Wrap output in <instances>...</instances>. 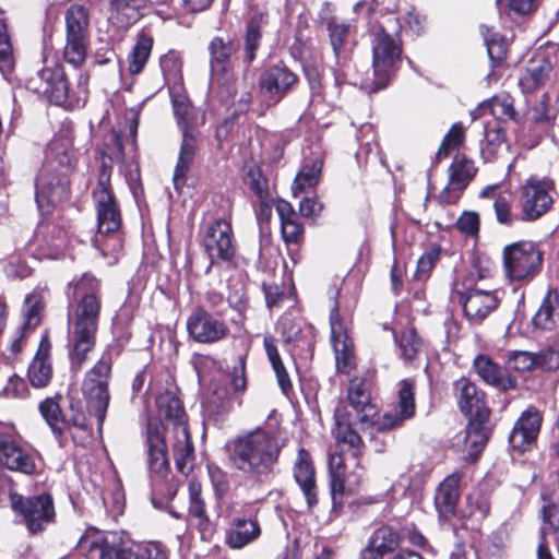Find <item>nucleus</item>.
<instances>
[{
  "label": "nucleus",
  "mask_w": 559,
  "mask_h": 559,
  "mask_svg": "<svg viewBox=\"0 0 559 559\" xmlns=\"http://www.w3.org/2000/svg\"><path fill=\"white\" fill-rule=\"evenodd\" d=\"M14 64L15 60L12 45L7 33V24L0 19V72L3 75L10 74Z\"/></svg>",
  "instance_id": "nucleus-56"
},
{
  "label": "nucleus",
  "mask_w": 559,
  "mask_h": 559,
  "mask_svg": "<svg viewBox=\"0 0 559 559\" xmlns=\"http://www.w3.org/2000/svg\"><path fill=\"white\" fill-rule=\"evenodd\" d=\"M555 180L549 177L531 176L519 187L518 209L522 223H533L546 215L554 205Z\"/></svg>",
  "instance_id": "nucleus-10"
},
{
  "label": "nucleus",
  "mask_w": 559,
  "mask_h": 559,
  "mask_svg": "<svg viewBox=\"0 0 559 559\" xmlns=\"http://www.w3.org/2000/svg\"><path fill=\"white\" fill-rule=\"evenodd\" d=\"M64 21L66 46L63 57L68 63L79 67L86 58V49L90 41L88 10L83 5L73 4L66 11Z\"/></svg>",
  "instance_id": "nucleus-12"
},
{
  "label": "nucleus",
  "mask_w": 559,
  "mask_h": 559,
  "mask_svg": "<svg viewBox=\"0 0 559 559\" xmlns=\"http://www.w3.org/2000/svg\"><path fill=\"white\" fill-rule=\"evenodd\" d=\"M330 328L336 368L340 372L349 374L356 368L354 343L349 338L346 326L341 320L337 304L334 305L330 313Z\"/></svg>",
  "instance_id": "nucleus-23"
},
{
  "label": "nucleus",
  "mask_w": 559,
  "mask_h": 559,
  "mask_svg": "<svg viewBox=\"0 0 559 559\" xmlns=\"http://www.w3.org/2000/svg\"><path fill=\"white\" fill-rule=\"evenodd\" d=\"M552 71L550 60L544 56L532 58L519 79V86L524 94H532L545 85Z\"/></svg>",
  "instance_id": "nucleus-33"
},
{
  "label": "nucleus",
  "mask_w": 559,
  "mask_h": 559,
  "mask_svg": "<svg viewBox=\"0 0 559 559\" xmlns=\"http://www.w3.org/2000/svg\"><path fill=\"white\" fill-rule=\"evenodd\" d=\"M347 399L352 407L356 411L358 420L378 431H388L402 425L405 419L415 415V382L402 380L399 390L397 409L393 413L388 412L382 416L378 415L376 406L371 403L370 392L366 388L364 380L354 378L348 386Z\"/></svg>",
  "instance_id": "nucleus-4"
},
{
  "label": "nucleus",
  "mask_w": 559,
  "mask_h": 559,
  "mask_svg": "<svg viewBox=\"0 0 559 559\" xmlns=\"http://www.w3.org/2000/svg\"><path fill=\"white\" fill-rule=\"evenodd\" d=\"M39 411L50 428L58 433L62 432V414L60 405L52 397H48L39 404Z\"/></svg>",
  "instance_id": "nucleus-57"
},
{
  "label": "nucleus",
  "mask_w": 559,
  "mask_h": 559,
  "mask_svg": "<svg viewBox=\"0 0 559 559\" xmlns=\"http://www.w3.org/2000/svg\"><path fill=\"white\" fill-rule=\"evenodd\" d=\"M502 263L510 281L528 283L543 270L544 251L535 241L519 240L504 246Z\"/></svg>",
  "instance_id": "nucleus-8"
},
{
  "label": "nucleus",
  "mask_w": 559,
  "mask_h": 559,
  "mask_svg": "<svg viewBox=\"0 0 559 559\" xmlns=\"http://www.w3.org/2000/svg\"><path fill=\"white\" fill-rule=\"evenodd\" d=\"M98 284L83 276L74 286L76 304L68 319V356L73 371H80L96 344L100 298Z\"/></svg>",
  "instance_id": "nucleus-1"
},
{
  "label": "nucleus",
  "mask_w": 559,
  "mask_h": 559,
  "mask_svg": "<svg viewBox=\"0 0 559 559\" xmlns=\"http://www.w3.org/2000/svg\"><path fill=\"white\" fill-rule=\"evenodd\" d=\"M209 49L211 53V84L217 87L221 97L228 102L236 95L230 58L237 48L231 40L215 37L210 43Z\"/></svg>",
  "instance_id": "nucleus-13"
},
{
  "label": "nucleus",
  "mask_w": 559,
  "mask_h": 559,
  "mask_svg": "<svg viewBox=\"0 0 559 559\" xmlns=\"http://www.w3.org/2000/svg\"><path fill=\"white\" fill-rule=\"evenodd\" d=\"M10 504L21 516L20 522L26 526L31 534H38L55 522V507L49 495L25 499L17 493H11Z\"/></svg>",
  "instance_id": "nucleus-14"
},
{
  "label": "nucleus",
  "mask_w": 559,
  "mask_h": 559,
  "mask_svg": "<svg viewBox=\"0 0 559 559\" xmlns=\"http://www.w3.org/2000/svg\"><path fill=\"white\" fill-rule=\"evenodd\" d=\"M549 93H544L534 107V121L536 123L552 124L559 114V108L552 105Z\"/></svg>",
  "instance_id": "nucleus-58"
},
{
  "label": "nucleus",
  "mask_w": 559,
  "mask_h": 559,
  "mask_svg": "<svg viewBox=\"0 0 559 559\" xmlns=\"http://www.w3.org/2000/svg\"><path fill=\"white\" fill-rule=\"evenodd\" d=\"M545 504L540 509L542 526L539 528V539L548 535L559 534V504L545 495L542 496Z\"/></svg>",
  "instance_id": "nucleus-50"
},
{
  "label": "nucleus",
  "mask_w": 559,
  "mask_h": 559,
  "mask_svg": "<svg viewBox=\"0 0 559 559\" xmlns=\"http://www.w3.org/2000/svg\"><path fill=\"white\" fill-rule=\"evenodd\" d=\"M28 388L24 379L17 374H12L7 384L0 390V397L4 399H24L27 396Z\"/></svg>",
  "instance_id": "nucleus-62"
},
{
  "label": "nucleus",
  "mask_w": 559,
  "mask_h": 559,
  "mask_svg": "<svg viewBox=\"0 0 559 559\" xmlns=\"http://www.w3.org/2000/svg\"><path fill=\"white\" fill-rule=\"evenodd\" d=\"M463 475L462 471L453 472L436 489L435 504L438 512L444 518H454L457 513Z\"/></svg>",
  "instance_id": "nucleus-29"
},
{
  "label": "nucleus",
  "mask_w": 559,
  "mask_h": 559,
  "mask_svg": "<svg viewBox=\"0 0 559 559\" xmlns=\"http://www.w3.org/2000/svg\"><path fill=\"white\" fill-rule=\"evenodd\" d=\"M294 476L306 497L308 506H314L318 502L314 467L310 454L305 449L298 451Z\"/></svg>",
  "instance_id": "nucleus-34"
},
{
  "label": "nucleus",
  "mask_w": 559,
  "mask_h": 559,
  "mask_svg": "<svg viewBox=\"0 0 559 559\" xmlns=\"http://www.w3.org/2000/svg\"><path fill=\"white\" fill-rule=\"evenodd\" d=\"M336 424H337V431H336V439L340 442L348 444L353 449V456L355 459H358L360 451L359 448L362 444V440L360 436L350 429L348 426L342 425L338 420V416L336 415Z\"/></svg>",
  "instance_id": "nucleus-60"
},
{
  "label": "nucleus",
  "mask_w": 559,
  "mask_h": 559,
  "mask_svg": "<svg viewBox=\"0 0 559 559\" xmlns=\"http://www.w3.org/2000/svg\"><path fill=\"white\" fill-rule=\"evenodd\" d=\"M509 361L516 371L527 372L537 370L536 353L532 352H511Z\"/></svg>",
  "instance_id": "nucleus-61"
},
{
  "label": "nucleus",
  "mask_w": 559,
  "mask_h": 559,
  "mask_svg": "<svg viewBox=\"0 0 559 559\" xmlns=\"http://www.w3.org/2000/svg\"><path fill=\"white\" fill-rule=\"evenodd\" d=\"M491 496L478 486L472 489L464 499V503L457 509L455 519L462 523V527L480 533L484 520L490 514Z\"/></svg>",
  "instance_id": "nucleus-22"
},
{
  "label": "nucleus",
  "mask_w": 559,
  "mask_h": 559,
  "mask_svg": "<svg viewBox=\"0 0 559 559\" xmlns=\"http://www.w3.org/2000/svg\"><path fill=\"white\" fill-rule=\"evenodd\" d=\"M514 104V97L503 92L492 96L489 106L496 123L509 127L510 131L518 136L524 129L525 116L515 109Z\"/></svg>",
  "instance_id": "nucleus-30"
},
{
  "label": "nucleus",
  "mask_w": 559,
  "mask_h": 559,
  "mask_svg": "<svg viewBox=\"0 0 559 559\" xmlns=\"http://www.w3.org/2000/svg\"><path fill=\"white\" fill-rule=\"evenodd\" d=\"M46 168L41 169L36 178V203L45 213L67 194V174L50 176L49 168L55 164L69 170L78 160V153L73 146V132L70 128H61L49 142L46 148Z\"/></svg>",
  "instance_id": "nucleus-3"
},
{
  "label": "nucleus",
  "mask_w": 559,
  "mask_h": 559,
  "mask_svg": "<svg viewBox=\"0 0 559 559\" xmlns=\"http://www.w3.org/2000/svg\"><path fill=\"white\" fill-rule=\"evenodd\" d=\"M455 228L465 237L478 241L480 237V216L475 211H464L455 223Z\"/></svg>",
  "instance_id": "nucleus-55"
},
{
  "label": "nucleus",
  "mask_w": 559,
  "mask_h": 559,
  "mask_svg": "<svg viewBox=\"0 0 559 559\" xmlns=\"http://www.w3.org/2000/svg\"><path fill=\"white\" fill-rule=\"evenodd\" d=\"M329 476L332 501L334 504H340L346 490V481H348V490L357 488L362 481L364 468L357 462L356 469L347 476L344 457L333 453L329 457Z\"/></svg>",
  "instance_id": "nucleus-25"
},
{
  "label": "nucleus",
  "mask_w": 559,
  "mask_h": 559,
  "mask_svg": "<svg viewBox=\"0 0 559 559\" xmlns=\"http://www.w3.org/2000/svg\"><path fill=\"white\" fill-rule=\"evenodd\" d=\"M490 417L467 418L464 445L471 460L476 461L487 445L491 429L488 427Z\"/></svg>",
  "instance_id": "nucleus-35"
},
{
  "label": "nucleus",
  "mask_w": 559,
  "mask_h": 559,
  "mask_svg": "<svg viewBox=\"0 0 559 559\" xmlns=\"http://www.w3.org/2000/svg\"><path fill=\"white\" fill-rule=\"evenodd\" d=\"M276 212L281 221V230L283 239L286 243H297L304 234V227L299 223L298 215L293 205L280 200L276 203Z\"/></svg>",
  "instance_id": "nucleus-43"
},
{
  "label": "nucleus",
  "mask_w": 559,
  "mask_h": 559,
  "mask_svg": "<svg viewBox=\"0 0 559 559\" xmlns=\"http://www.w3.org/2000/svg\"><path fill=\"white\" fill-rule=\"evenodd\" d=\"M418 338L415 328L404 333L400 341L401 355L405 360H412L418 353Z\"/></svg>",
  "instance_id": "nucleus-63"
},
{
  "label": "nucleus",
  "mask_w": 559,
  "mask_h": 559,
  "mask_svg": "<svg viewBox=\"0 0 559 559\" xmlns=\"http://www.w3.org/2000/svg\"><path fill=\"white\" fill-rule=\"evenodd\" d=\"M473 370L479 379L499 391L508 392L518 386L515 377L511 376L502 366L487 354H478L473 359Z\"/></svg>",
  "instance_id": "nucleus-27"
},
{
  "label": "nucleus",
  "mask_w": 559,
  "mask_h": 559,
  "mask_svg": "<svg viewBox=\"0 0 559 559\" xmlns=\"http://www.w3.org/2000/svg\"><path fill=\"white\" fill-rule=\"evenodd\" d=\"M147 8V0H110L109 21L119 28H127L140 19L141 11Z\"/></svg>",
  "instance_id": "nucleus-36"
},
{
  "label": "nucleus",
  "mask_w": 559,
  "mask_h": 559,
  "mask_svg": "<svg viewBox=\"0 0 559 559\" xmlns=\"http://www.w3.org/2000/svg\"><path fill=\"white\" fill-rule=\"evenodd\" d=\"M264 348L267 355V358L272 365V368L276 374L278 385L283 393L287 394L292 389V382L288 377V373L283 365L277 347L274 343V338L271 336H264L263 340Z\"/></svg>",
  "instance_id": "nucleus-48"
},
{
  "label": "nucleus",
  "mask_w": 559,
  "mask_h": 559,
  "mask_svg": "<svg viewBox=\"0 0 559 559\" xmlns=\"http://www.w3.org/2000/svg\"><path fill=\"white\" fill-rule=\"evenodd\" d=\"M399 546V535L389 526H381L370 537L362 559H385Z\"/></svg>",
  "instance_id": "nucleus-37"
},
{
  "label": "nucleus",
  "mask_w": 559,
  "mask_h": 559,
  "mask_svg": "<svg viewBox=\"0 0 559 559\" xmlns=\"http://www.w3.org/2000/svg\"><path fill=\"white\" fill-rule=\"evenodd\" d=\"M320 19L328 31L336 63L343 67L348 59L346 46L349 43L353 26L350 23L332 14V4L330 3L324 4Z\"/></svg>",
  "instance_id": "nucleus-24"
},
{
  "label": "nucleus",
  "mask_w": 559,
  "mask_h": 559,
  "mask_svg": "<svg viewBox=\"0 0 559 559\" xmlns=\"http://www.w3.org/2000/svg\"><path fill=\"white\" fill-rule=\"evenodd\" d=\"M465 141V127L462 122H455L451 126L449 131L442 139L438 152L436 153L437 160L447 158L454 151H459Z\"/></svg>",
  "instance_id": "nucleus-51"
},
{
  "label": "nucleus",
  "mask_w": 559,
  "mask_h": 559,
  "mask_svg": "<svg viewBox=\"0 0 559 559\" xmlns=\"http://www.w3.org/2000/svg\"><path fill=\"white\" fill-rule=\"evenodd\" d=\"M459 302L462 305L465 318L473 325L481 324L491 312L498 309L500 299L492 290H484L476 286L456 289Z\"/></svg>",
  "instance_id": "nucleus-18"
},
{
  "label": "nucleus",
  "mask_w": 559,
  "mask_h": 559,
  "mask_svg": "<svg viewBox=\"0 0 559 559\" xmlns=\"http://www.w3.org/2000/svg\"><path fill=\"white\" fill-rule=\"evenodd\" d=\"M283 444L274 431L257 428L228 444L233 467L254 483L269 480L278 462Z\"/></svg>",
  "instance_id": "nucleus-2"
},
{
  "label": "nucleus",
  "mask_w": 559,
  "mask_h": 559,
  "mask_svg": "<svg viewBox=\"0 0 559 559\" xmlns=\"http://www.w3.org/2000/svg\"><path fill=\"white\" fill-rule=\"evenodd\" d=\"M496 221L503 227L511 228L516 223H522L521 210L514 213L512 210V200L510 197H497L492 204Z\"/></svg>",
  "instance_id": "nucleus-53"
},
{
  "label": "nucleus",
  "mask_w": 559,
  "mask_h": 559,
  "mask_svg": "<svg viewBox=\"0 0 559 559\" xmlns=\"http://www.w3.org/2000/svg\"><path fill=\"white\" fill-rule=\"evenodd\" d=\"M441 251L439 245H433L421 255V278L425 274L429 277V273L440 260Z\"/></svg>",
  "instance_id": "nucleus-64"
},
{
  "label": "nucleus",
  "mask_w": 559,
  "mask_h": 559,
  "mask_svg": "<svg viewBox=\"0 0 559 559\" xmlns=\"http://www.w3.org/2000/svg\"><path fill=\"white\" fill-rule=\"evenodd\" d=\"M62 431L64 429H76L87 432L91 428L88 418L83 412L80 402L71 401L69 407L62 414Z\"/></svg>",
  "instance_id": "nucleus-52"
},
{
  "label": "nucleus",
  "mask_w": 559,
  "mask_h": 559,
  "mask_svg": "<svg viewBox=\"0 0 559 559\" xmlns=\"http://www.w3.org/2000/svg\"><path fill=\"white\" fill-rule=\"evenodd\" d=\"M111 365L110 354L104 353L92 369L87 371L82 384L88 413L96 417L99 431H102L110 401L108 384L111 374Z\"/></svg>",
  "instance_id": "nucleus-9"
},
{
  "label": "nucleus",
  "mask_w": 559,
  "mask_h": 559,
  "mask_svg": "<svg viewBox=\"0 0 559 559\" xmlns=\"http://www.w3.org/2000/svg\"><path fill=\"white\" fill-rule=\"evenodd\" d=\"M189 497V515L195 520V525L202 538H206L213 533V527L205 512V504L201 498V485L199 483L190 481Z\"/></svg>",
  "instance_id": "nucleus-44"
},
{
  "label": "nucleus",
  "mask_w": 559,
  "mask_h": 559,
  "mask_svg": "<svg viewBox=\"0 0 559 559\" xmlns=\"http://www.w3.org/2000/svg\"><path fill=\"white\" fill-rule=\"evenodd\" d=\"M170 97L177 126L182 131V142L173 178L176 190H180L186 183L187 174L195 157L198 138L192 130L195 123V114L181 87H173Z\"/></svg>",
  "instance_id": "nucleus-6"
},
{
  "label": "nucleus",
  "mask_w": 559,
  "mask_h": 559,
  "mask_svg": "<svg viewBox=\"0 0 559 559\" xmlns=\"http://www.w3.org/2000/svg\"><path fill=\"white\" fill-rule=\"evenodd\" d=\"M87 559H167L157 543L136 544L128 548H114L103 532L87 528L76 544Z\"/></svg>",
  "instance_id": "nucleus-7"
},
{
  "label": "nucleus",
  "mask_w": 559,
  "mask_h": 559,
  "mask_svg": "<svg viewBox=\"0 0 559 559\" xmlns=\"http://www.w3.org/2000/svg\"><path fill=\"white\" fill-rule=\"evenodd\" d=\"M189 336L200 344H214L229 334L225 320L212 314L204 306H197L187 319Z\"/></svg>",
  "instance_id": "nucleus-17"
},
{
  "label": "nucleus",
  "mask_w": 559,
  "mask_h": 559,
  "mask_svg": "<svg viewBox=\"0 0 559 559\" xmlns=\"http://www.w3.org/2000/svg\"><path fill=\"white\" fill-rule=\"evenodd\" d=\"M267 14L265 12H254L247 24L245 43V61L251 63L255 58V51L260 47L262 37L261 29L267 24Z\"/></svg>",
  "instance_id": "nucleus-45"
},
{
  "label": "nucleus",
  "mask_w": 559,
  "mask_h": 559,
  "mask_svg": "<svg viewBox=\"0 0 559 559\" xmlns=\"http://www.w3.org/2000/svg\"><path fill=\"white\" fill-rule=\"evenodd\" d=\"M174 457L177 469L189 475L194 465V447L187 426H178L177 432H174Z\"/></svg>",
  "instance_id": "nucleus-38"
},
{
  "label": "nucleus",
  "mask_w": 559,
  "mask_h": 559,
  "mask_svg": "<svg viewBox=\"0 0 559 559\" xmlns=\"http://www.w3.org/2000/svg\"><path fill=\"white\" fill-rule=\"evenodd\" d=\"M479 32L490 60L491 71L488 78L497 81L501 78V69L506 66L509 55V43L502 34L496 32L491 26L483 24L479 26Z\"/></svg>",
  "instance_id": "nucleus-31"
},
{
  "label": "nucleus",
  "mask_w": 559,
  "mask_h": 559,
  "mask_svg": "<svg viewBox=\"0 0 559 559\" xmlns=\"http://www.w3.org/2000/svg\"><path fill=\"white\" fill-rule=\"evenodd\" d=\"M402 48L397 40L388 34L382 25L373 31L372 40V73L371 83L365 82L371 90L377 91L386 85L391 75L401 62Z\"/></svg>",
  "instance_id": "nucleus-11"
},
{
  "label": "nucleus",
  "mask_w": 559,
  "mask_h": 559,
  "mask_svg": "<svg viewBox=\"0 0 559 559\" xmlns=\"http://www.w3.org/2000/svg\"><path fill=\"white\" fill-rule=\"evenodd\" d=\"M297 75L285 64H275L265 69L259 78V86L263 94L281 100L297 83Z\"/></svg>",
  "instance_id": "nucleus-28"
},
{
  "label": "nucleus",
  "mask_w": 559,
  "mask_h": 559,
  "mask_svg": "<svg viewBox=\"0 0 559 559\" xmlns=\"http://www.w3.org/2000/svg\"><path fill=\"white\" fill-rule=\"evenodd\" d=\"M322 168V163L314 159L311 163H306L297 174L294 185L292 187L293 194L298 197L306 189L313 188L319 182V177Z\"/></svg>",
  "instance_id": "nucleus-49"
},
{
  "label": "nucleus",
  "mask_w": 559,
  "mask_h": 559,
  "mask_svg": "<svg viewBox=\"0 0 559 559\" xmlns=\"http://www.w3.org/2000/svg\"><path fill=\"white\" fill-rule=\"evenodd\" d=\"M477 171L478 168L472 159L463 153H457L449 167V182L440 192V201L445 204L457 203Z\"/></svg>",
  "instance_id": "nucleus-20"
},
{
  "label": "nucleus",
  "mask_w": 559,
  "mask_h": 559,
  "mask_svg": "<svg viewBox=\"0 0 559 559\" xmlns=\"http://www.w3.org/2000/svg\"><path fill=\"white\" fill-rule=\"evenodd\" d=\"M508 131H510L509 127L500 123L485 128V141L480 144V153L485 160H491L496 157L499 147L508 140Z\"/></svg>",
  "instance_id": "nucleus-46"
},
{
  "label": "nucleus",
  "mask_w": 559,
  "mask_h": 559,
  "mask_svg": "<svg viewBox=\"0 0 559 559\" xmlns=\"http://www.w3.org/2000/svg\"><path fill=\"white\" fill-rule=\"evenodd\" d=\"M50 344L43 338L36 356L28 367V379L33 386L45 388L52 378V367L49 361Z\"/></svg>",
  "instance_id": "nucleus-39"
},
{
  "label": "nucleus",
  "mask_w": 559,
  "mask_h": 559,
  "mask_svg": "<svg viewBox=\"0 0 559 559\" xmlns=\"http://www.w3.org/2000/svg\"><path fill=\"white\" fill-rule=\"evenodd\" d=\"M153 47V38L141 33L138 35L136 43L129 56L128 70L131 74H139L144 69Z\"/></svg>",
  "instance_id": "nucleus-47"
},
{
  "label": "nucleus",
  "mask_w": 559,
  "mask_h": 559,
  "mask_svg": "<svg viewBox=\"0 0 559 559\" xmlns=\"http://www.w3.org/2000/svg\"><path fill=\"white\" fill-rule=\"evenodd\" d=\"M202 247L211 263L207 271L217 262H229L236 253L233 227L226 218L215 219L203 233Z\"/></svg>",
  "instance_id": "nucleus-15"
},
{
  "label": "nucleus",
  "mask_w": 559,
  "mask_h": 559,
  "mask_svg": "<svg viewBox=\"0 0 559 559\" xmlns=\"http://www.w3.org/2000/svg\"><path fill=\"white\" fill-rule=\"evenodd\" d=\"M115 150L109 155V163L104 159L98 174V181L93 198L97 212L98 235H116L121 227V213L115 198L111 185V169L114 160L123 158L121 138L117 133L111 134Z\"/></svg>",
  "instance_id": "nucleus-5"
},
{
  "label": "nucleus",
  "mask_w": 559,
  "mask_h": 559,
  "mask_svg": "<svg viewBox=\"0 0 559 559\" xmlns=\"http://www.w3.org/2000/svg\"><path fill=\"white\" fill-rule=\"evenodd\" d=\"M261 534L260 525L254 520L237 519L226 532V544L233 549H241L251 544Z\"/></svg>",
  "instance_id": "nucleus-40"
},
{
  "label": "nucleus",
  "mask_w": 559,
  "mask_h": 559,
  "mask_svg": "<svg viewBox=\"0 0 559 559\" xmlns=\"http://www.w3.org/2000/svg\"><path fill=\"white\" fill-rule=\"evenodd\" d=\"M537 369L556 371L559 369V344H551L536 353Z\"/></svg>",
  "instance_id": "nucleus-59"
},
{
  "label": "nucleus",
  "mask_w": 559,
  "mask_h": 559,
  "mask_svg": "<svg viewBox=\"0 0 559 559\" xmlns=\"http://www.w3.org/2000/svg\"><path fill=\"white\" fill-rule=\"evenodd\" d=\"M27 88L32 92L47 96L55 104H62L69 97V86L61 66L45 67L31 75Z\"/></svg>",
  "instance_id": "nucleus-19"
},
{
  "label": "nucleus",
  "mask_w": 559,
  "mask_h": 559,
  "mask_svg": "<svg viewBox=\"0 0 559 559\" xmlns=\"http://www.w3.org/2000/svg\"><path fill=\"white\" fill-rule=\"evenodd\" d=\"M544 423V412L535 405L526 407L515 420L508 437L509 447L519 453L532 451Z\"/></svg>",
  "instance_id": "nucleus-16"
},
{
  "label": "nucleus",
  "mask_w": 559,
  "mask_h": 559,
  "mask_svg": "<svg viewBox=\"0 0 559 559\" xmlns=\"http://www.w3.org/2000/svg\"><path fill=\"white\" fill-rule=\"evenodd\" d=\"M43 304L40 295L33 293L26 296L24 307H23V317L24 322L22 324L23 332L35 329L41 320Z\"/></svg>",
  "instance_id": "nucleus-54"
},
{
  "label": "nucleus",
  "mask_w": 559,
  "mask_h": 559,
  "mask_svg": "<svg viewBox=\"0 0 559 559\" xmlns=\"http://www.w3.org/2000/svg\"><path fill=\"white\" fill-rule=\"evenodd\" d=\"M0 463L8 469L33 475L38 472L39 456L13 440L0 441Z\"/></svg>",
  "instance_id": "nucleus-26"
},
{
  "label": "nucleus",
  "mask_w": 559,
  "mask_h": 559,
  "mask_svg": "<svg viewBox=\"0 0 559 559\" xmlns=\"http://www.w3.org/2000/svg\"><path fill=\"white\" fill-rule=\"evenodd\" d=\"M559 306L558 288H549L542 299V302L532 318L534 330L554 331L557 328L556 307Z\"/></svg>",
  "instance_id": "nucleus-41"
},
{
  "label": "nucleus",
  "mask_w": 559,
  "mask_h": 559,
  "mask_svg": "<svg viewBox=\"0 0 559 559\" xmlns=\"http://www.w3.org/2000/svg\"><path fill=\"white\" fill-rule=\"evenodd\" d=\"M454 396L461 413L467 418L490 417L487 394L471 379L462 377L453 383Z\"/></svg>",
  "instance_id": "nucleus-21"
},
{
  "label": "nucleus",
  "mask_w": 559,
  "mask_h": 559,
  "mask_svg": "<svg viewBox=\"0 0 559 559\" xmlns=\"http://www.w3.org/2000/svg\"><path fill=\"white\" fill-rule=\"evenodd\" d=\"M159 419L166 420L173 426V432H177L178 426H187L186 412L181 401L173 393L165 392L156 400Z\"/></svg>",
  "instance_id": "nucleus-42"
},
{
  "label": "nucleus",
  "mask_w": 559,
  "mask_h": 559,
  "mask_svg": "<svg viewBox=\"0 0 559 559\" xmlns=\"http://www.w3.org/2000/svg\"><path fill=\"white\" fill-rule=\"evenodd\" d=\"M152 421L147 426V449L148 467L151 473L157 476H164L168 469L167 445L165 442L164 430Z\"/></svg>",
  "instance_id": "nucleus-32"
}]
</instances>
